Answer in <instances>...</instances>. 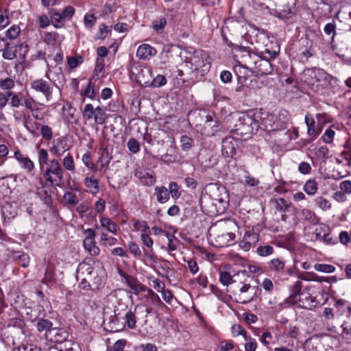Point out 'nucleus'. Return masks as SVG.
<instances>
[{
  "label": "nucleus",
  "mask_w": 351,
  "mask_h": 351,
  "mask_svg": "<svg viewBox=\"0 0 351 351\" xmlns=\"http://www.w3.org/2000/svg\"><path fill=\"white\" fill-rule=\"evenodd\" d=\"M36 149L40 171L44 179L50 186H61L64 171L60 162L55 158L49 160L47 150L40 148L39 145L36 146Z\"/></svg>",
  "instance_id": "nucleus-1"
},
{
  "label": "nucleus",
  "mask_w": 351,
  "mask_h": 351,
  "mask_svg": "<svg viewBox=\"0 0 351 351\" xmlns=\"http://www.w3.org/2000/svg\"><path fill=\"white\" fill-rule=\"evenodd\" d=\"M243 58L244 64L239 66V69L245 70L244 77H247L248 72H251L255 76L272 73L273 66L269 60L261 58L255 53H247Z\"/></svg>",
  "instance_id": "nucleus-2"
},
{
  "label": "nucleus",
  "mask_w": 351,
  "mask_h": 351,
  "mask_svg": "<svg viewBox=\"0 0 351 351\" xmlns=\"http://www.w3.org/2000/svg\"><path fill=\"white\" fill-rule=\"evenodd\" d=\"M261 293V289L256 283L252 284L245 280L241 284L239 289L234 293L237 302L246 304L257 299Z\"/></svg>",
  "instance_id": "nucleus-3"
},
{
  "label": "nucleus",
  "mask_w": 351,
  "mask_h": 351,
  "mask_svg": "<svg viewBox=\"0 0 351 351\" xmlns=\"http://www.w3.org/2000/svg\"><path fill=\"white\" fill-rule=\"evenodd\" d=\"M140 308L139 304H136L134 306H131L128 309L127 305H123L119 304L118 306L114 309V313L117 319H122L124 320L123 326L130 330H134L136 328L137 310Z\"/></svg>",
  "instance_id": "nucleus-4"
},
{
  "label": "nucleus",
  "mask_w": 351,
  "mask_h": 351,
  "mask_svg": "<svg viewBox=\"0 0 351 351\" xmlns=\"http://www.w3.org/2000/svg\"><path fill=\"white\" fill-rule=\"evenodd\" d=\"M301 282L297 281L293 285V293L290 295V302L304 308L312 309L317 305L315 298L312 297L308 292H300Z\"/></svg>",
  "instance_id": "nucleus-5"
},
{
  "label": "nucleus",
  "mask_w": 351,
  "mask_h": 351,
  "mask_svg": "<svg viewBox=\"0 0 351 351\" xmlns=\"http://www.w3.org/2000/svg\"><path fill=\"white\" fill-rule=\"evenodd\" d=\"M289 124V119L286 113H280L279 115L267 114L263 117L260 128L267 131L281 130L287 128Z\"/></svg>",
  "instance_id": "nucleus-6"
},
{
  "label": "nucleus",
  "mask_w": 351,
  "mask_h": 351,
  "mask_svg": "<svg viewBox=\"0 0 351 351\" xmlns=\"http://www.w3.org/2000/svg\"><path fill=\"white\" fill-rule=\"evenodd\" d=\"M77 280L92 281L93 286L98 288L102 285V279L98 274V271L95 270L91 264L86 262H82L79 264L76 271Z\"/></svg>",
  "instance_id": "nucleus-7"
},
{
  "label": "nucleus",
  "mask_w": 351,
  "mask_h": 351,
  "mask_svg": "<svg viewBox=\"0 0 351 351\" xmlns=\"http://www.w3.org/2000/svg\"><path fill=\"white\" fill-rule=\"evenodd\" d=\"M237 131L243 136L247 138L251 136L254 130H257L260 128L258 121H255L252 117L245 115L239 118L238 123L236 125Z\"/></svg>",
  "instance_id": "nucleus-8"
},
{
  "label": "nucleus",
  "mask_w": 351,
  "mask_h": 351,
  "mask_svg": "<svg viewBox=\"0 0 351 351\" xmlns=\"http://www.w3.org/2000/svg\"><path fill=\"white\" fill-rule=\"evenodd\" d=\"M190 62L195 70L202 69L203 72L208 71L210 67L208 54L202 50H196L190 58Z\"/></svg>",
  "instance_id": "nucleus-9"
},
{
  "label": "nucleus",
  "mask_w": 351,
  "mask_h": 351,
  "mask_svg": "<svg viewBox=\"0 0 351 351\" xmlns=\"http://www.w3.org/2000/svg\"><path fill=\"white\" fill-rule=\"evenodd\" d=\"M30 86L36 92L40 93L45 97L46 101H49L52 99L53 87L45 80L40 78L32 80Z\"/></svg>",
  "instance_id": "nucleus-10"
},
{
  "label": "nucleus",
  "mask_w": 351,
  "mask_h": 351,
  "mask_svg": "<svg viewBox=\"0 0 351 351\" xmlns=\"http://www.w3.org/2000/svg\"><path fill=\"white\" fill-rule=\"evenodd\" d=\"M45 339L52 343H62L67 341L69 332L62 328H52L45 333Z\"/></svg>",
  "instance_id": "nucleus-11"
},
{
  "label": "nucleus",
  "mask_w": 351,
  "mask_h": 351,
  "mask_svg": "<svg viewBox=\"0 0 351 351\" xmlns=\"http://www.w3.org/2000/svg\"><path fill=\"white\" fill-rule=\"evenodd\" d=\"M85 239L83 241L84 246L92 256H97L99 254L100 250L96 245L95 237V231L91 228H88L84 231Z\"/></svg>",
  "instance_id": "nucleus-12"
},
{
  "label": "nucleus",
  "mask_w": 351,
  "mask_h": 351,
  "mask_svg": "<svg viewBox=\"0 0 351 351\" xmlns=\"http://www.w3.org/2000/svg\"><path fill=\"white\" fill-rule=\"evenodd\" d=\"M239 141L232 136H228L222 140L221 152L226 157H232L236 154Z\"/></svg>",
  "instance_id": "nucleus-13"
},
{
  "label": "nucleus",
  "mask_w": 351,
  "mask_h": 351,
  "mask_svg": "<svg viewBox=\"0 0 351 351\" xmlns=\"http://www.w3.org/2000/svg\"><path fill=\"white\" fill-rule=\"evenodd\" d=\"M210 196L211 197L213 204L216 207L217 206H221L224 208L228 202V195L225 188L215 187L210 194Z\"/></svg>",
  "instance_id": "nucleus-14"
},
{
  "label": "nucleus",
  "mask_w": 351,
  "mask_h": 351,
  "mask_svg": "<svg viewBox=\"0 0 351 351\" xmlns=\"http://www.w3.org/2000/svg\"><path fill=\"white\" fill-rule=\"evenodd\" d=\"M259 240V234L254 232H247L243 239L239 242L240 247L245 252H247L252 246H254Z\"/></svg>",
  "instance_id": "nucleus-15"
},
{
  "label": "nucleus",
  "mask_w": 351,
  "mask_h": 351,
  "mask_svg": "<svg viewBox=\"0 0 351 351\" xmlns=\"http://www.w3.org/2000/svg\"><path fill=\"white\" fill-rule=\"evenodd\" d=\"M14 157L19 163L20 167L27 173H30L34 169V163L29 157L24 156L19 149L14 152Z\"/></svg>",
  "instance_id": "nucleus-16"
},
{
  "label": "nucleus",
  "mask_w": 351,
  "mask_h": 351,
  "mask_svg": "<svg viewBox=\"0 0 351 351\" xmlns=\"http://www.w3.org/2000/svg\"><path fill=\"white\" fill-rule=\"evenodd\" d=\"M134 176L145 186H152L156 182V177L150 171L138 169L136 171Z\"/></svg>",
  "instance_id": "nucleus-17"
},
{
  "label": "nucleus",
  "mask_w": 351,
  "mask_h": 351,
  "mask_svg": "<svg viewBox=\"0 0 351 351\" xmlns=\"http://www.w3.org/2000/svg\"><path fill=\"white\" fill-rule=\"evenodd\" d=\"M137 80L145 86L149 87L152 78V70L149 66H142L136 75Z\"/></svg>",
  "instance_id": "nucleus-18"
},
{
  "label": "nucleus",
  "mask_w": 351,
  "mask_h": 351,
  "mask_svg": "<svg viewBox=\"0 0 351 351\" xmlns=\"http://www.w3.org/2000/svg\"><path fill=\"white\" fill-rule=\"evenodd\" d=\"M157 51L148 44L140 45L136 51V56L141 60H146L156 56Z\"/></svg>",
  "instance_id": "nucleus-19"
},
{
  "label": "nucleus",
  "mask_w": 351,
  "mask_h": 351,
  "mask_svg": "<svg viewBox=\"0 0 351 351\" xmlns=\"http://www.w3.org/2000/svg\"><path fill=\"white\" fill-rule=\"evenodd\" d=\"M124 278L128 286L132 289V291L134 294H138L141 291L145 290V287L141 284L136 278L129 276L124 275Z\"/></svg>",
  "instance_id": "nucleus-20"
},
{
  "label": "nucleus",
  "mask_w": 351,
  "mask_h": 351,
  "mask_svg": "<svg viewBox=\"0 0 351 351\" xmlns=\"http://www.w3.org/2000/svg\"><path fill=\"white\" fill-rule=\"evenodd\" d=\"M235 234L232 232H223L219 234L216 238V242L220 247H226L231 245L234 241Z\"/></svg>",
  "instance_id": "nucleus-21"
},
{
  "label": "nucleus",
  "mask_w": 351,
  "mask_h": 351,
  "mask_svg": "<svg viewBox=\"0 0 351 351\" xmlns=\"http://www.w3.org/2000/svg\"><path fill=\"white\" fill-rule=\"evenodd\" d=\"M39 125L40 124L38 122L32 121L30 114L25 115L23 126L34 136H38L37 131Z\"/></svg>",
  "instance_id": "nucleus-22"
},
{
  "label": "nucleus",
  "mask_w": 351,
  "mask_h": 351,
  "mask_svg": "<svg viewBox=\"0 0 351 351\" xmlns=\"http://www.w3.org/2000/svg\"><path fill=\"white\" fill-rule=\"evenodd\" d=\"M311 76L316 79L317 82H324L325 83H327L330 82L332 79V77L330 75L321 69H314L311 70Z\"/></svg>",
  "instance_id": "nucleus-23"
},
{
  "label": "nucleus",
  "mask_w": 351,
  "mask_h": 351,
  "mask_svg": "<svg viewBox=\"0 0 351 351\" xmlns=\"http://www.w3.org/2000/svg\"><path fill=\"white\" fill-rule=\"evenodd\" d=\"M55 265L51 263H48L45 269V273L44 278L42 280V282L46 285L53 283L55 282Z\"/></svg>",
  "instance_id": "nucleus-24"
},
{
  "label": "nucleus",
  "mask_w": 351,
  "mask_h": 351,
  "mask_svg": "<svg viewBox=\"0 0 351 351\" xmlns=\"http://www.w3.org/2000/svg\"><path fill=\"white\" fill-rule=\"evenodd\" d=\"M64 36H60L57 32H45L43 34V41L48 45L54 46L58 41H62Z\"/></svg>",
  "instance_id": "nucleus-25"
},
{
  "label": "nucleus",
  "mask_w": 351,
  "mask_h": 351,
  "mask_svg": "<svg viewBox=\"0 0 351 351\" xmlns=\"http://www.w3.org/2000/svg\"><path fill=\"white\" fill-rule=\"evenodd\" d=\"M305 123L307 125V134L311 136V140H314L319 135V132L315 129V120L313 118H309L308 115L305 117Z\"/></svg>",
  "instance_id": "nucleus-26"
},
{
  "label": "nucleus",
  "mask_w": 351,
  "mask_h": 351,
  "mask_svg": "<svg viewBox=\"0 0 351 351\" xmlns=\"http://www.w3.org/2000/svg\"><path fill=\"white\" fill-rule=\"evenodd\" d=\"M100 223L102 228L106 229L109 232L116 234L117 232V226L108 217H101Z\"/></svg>",
  "instance_id": "nucleus-27"
},
{
  "label": "nucleus",
  "mask_w": 351,
  "mask_h": 351,
  "mask_svg": "<svg viewBox=\"0 0 351 351\" xmlns=\"http://www.w3.org/2000/svg\"><path fill=\"white\" fill-rule=\"evenodd\" d=\"M268 264L271 271L276 273H283L285 267V263L282 260L278 258H274L271 259Z\"/></svg>",
  "instance_id": "nucleus-28"
},
{
  "label": "nucleus",
  "mask_w": 351,
  "mask_h": 351,
  "mask_svg": "<svg viewBox=\"0 0 351 351\" xmlns=\"http://www.w3.org/2000/svg\"><path fill=\"white\" fill-rule=\"evenodd\" d=\"M12 257L16 261H18V263L23 267H27L29 263V257L28 254L23 252H14L12 254Z\"/></svg>",
  "instance_id": "nucleus-29"
},
{
  "label": "nucleus",
  "mask_w": 351,
  "mask_h": 351,
  "mask_svg": "<svg viewBox=\"0 0 351 351\" xmlns=\"http://www.w3.org/2000/svg\"><path fill=\"white\" fill-rule=\"evenodd\" d=\"M155 193L157 200L161 203L167 202L169 199V193L168 189L165 186H157L155 188Z\"/></svg>",
  "instance_id": "nucleus-30"
},
{
  "label": "nucleus",
  "mask_w": 351,
  "mask_h": 351,
  "mask_svg": "<svg viewBox=\"0 0 351 351\" xmlns=\"http://www.w3.org/2000/svg\"><path fill=\"white\" fill-rule=\"evenodd\" d=\"M167 25V19L165 16H160L152 21V28L158 34H162Z\"/></svg>",
  "instance_id": "nucleus-31"
},
{
  "label": "nucleus",
  "mask_w": 351,
  "mask_h": 351,
  "mask_svg": "<svg viewBox=\"0 0 351 351\" xmlns=\"http://www.w3.org/2000/svg\"><path fill=\"white\" fill-rule=\"evenodd\" d=\"M95 115H94V121L95 124L102 125L106 122V114L104 110L100 107L97 106L95 108Z\"/></svg>",
  "instance_id": "nucleus-32"
},
{
  "label": "nucleus",
  "mask_w": 351,
  "mask_h": 351,
  "mask_svg": "<svg viewBox=\"0 0 351 351\" xmlns=\"http://www.w3.org/2000/svg\"><path fill=\"white\" fill-rule=\"evenodd\" d=\"M324 32L326 35H331L330 40V48L332 49H334V37L337 34L336 33V25L335 23H328L326 24V25L324 27Z\"/></svg>",
  "instance_id": "nucleus-33"
},
{
  "label": "nucleus",
  "mask_w": 351,
  "mask_h": 351,
  "mask_svg": "<svg viewBox=\"0 0 351 351\" xmlns=\"http://www.w3.org/2000/svg\"><path fill=\"white\" fill-rule=\"evenodd\" d=\"M8 101L10 99V105L13 108H19L21 105L22 99L20 97V94L12 92H7Z\"/></svg>",
  "instance_id": "nucleus-34"
},
{
  "label": "nucleus",
  "mask_w": 351,
  "mask_h": 351,
  "mask_svg": "<svg viewBox=\"0 0 351 351\" xmlns=\"http://www.w3.org/2000/svg\"><path fill=\"white\" fill-rule=\"evenodd\" d=\"M317 189V183L313 179L307 180L303 187L304 191L309 195H315Z\"/></svg>",
  "instance_id": "nucleus-35"
},
{
  "label": "nucleus",
  "mask_w": 351,
  "mask_h": 351,
  "mask_svg": "<svg viewBox=\"0 0 351 351\" xmlns=\"http://www.w3.org/2000/svg\"><path fill=\"white\" fill-rule=\"evenodd\" d=\"M95 82L96 80L94 78L90 79L84 90V95L91 99H94L95 97Z\"/></svg>",
  "instance_id": "nucleus-36"
},
{
  "label": "nucleus",
  "mask_w": 351,
  "mask_h": 351,
  "mask_svg": "<svg viewBox=\"0 0 351 351\" xmlns=\"http://www.w3.org/2000/svg\"><path fill=\"white\" fill-rule=\"evenodd\" d=\"M84 185L90 190L92 193H96L99 190V182L92 177H87L84 179Z\"/></svg>",
  "instance_id": "nucleus-37"
},
{
  "label": "nucleus",
  "mask_w": 351,
  "mask_h": 351,
  "mask_svg": "<svg viewBox=\"0 0 351 351\" xmlns=\"http://www.w3.org/2000/svg\"><path fill=\"white\" fill-rule=\"evenodd\" d=\"M53 324L51 321L46 319H40L38 321L36 324L37 330L39 332L45 331L47 332L49 330L52 329Z\"/></svg>",
  "instance_id": "nucleus-38"
},
{
  "label": "nucleus",
  "mask_w": 351,
  "mask_h": 351,
  "mask_svg": "<svg viewBox=\"0 0 351 351\" xmlns=\"http://www.w3.org/2000/svg\"><path fill=\"white\" fill-rule=\"evenodd\" d=\"M219 351H238V347L232 340H223L219 346Z\"/></svg>",
  "instance_id": "nucleus-39"
},
{
  "label": "nucleus",
  "mask_w": 351,
  "mask_h": 351,
  "mask_svg": "<svg viewBox=\"0 0 351 351\" xmlns=\"http://www.w3.org/2000/svg\"><path fill=\"white\" fill-rule=\"evenodd\" d=\"M15 86V81L11 77H6L5 79H0V88L2 90L11 91Z\"/></svg>",
  "instance_id": "nucleus-40"
},
{
  "label": "nucleus",
  "mask_w": 351,
  "mask_h": 351,
  "mask_svg": "<svg viewBox=\"0 0 351 351\" xmlns=\"http://www.w3.org/2000/svg\"><path fill=\"white\" fill-rule=\"evenodd\" d=\"M301 217L302 219L309 221L311 223L317 222V217L314 212L308 209H303L301 212Z\"/></svg>",
  "instance_id": "nucleus-41"
},
{
  "label": "nucleus",
  "mask_w": 351,
  "mask_h": 351,
  "mask_svg": "<svg viewBox=\"0 0 351 351\" xmlns=\"http://www.w3.org/2000/svg\"><path fill=\"white\" fill-rule=\"evenodd\" d=\"M244 340L245 341L244 343L245 351H256L258 344L254 338L248 335Z\"/></svg>",
  "instance_id": "nucleus-42"
},
{
  "label": "nucleus",
  "mask_w": 351,
  "mask_h": 351,
  "mask_svg": "<svg viewBox=\"0 0 351 351\" xmlns=\"http://www.w3.org/2000/svg\"><path fill=\"white\" fill-rule=\"evenodd\" d=\"M62 165L64 169L67 171H73L75 170V166L74 160L70 153H68L67 155L63 158Z\"/></svg>",
  "instance_id": "nucleus-43"
},
{
  "label": "nucleus",
  "mask_w": 351,
  "mask_h": 351,
  "mask_svg": "<svg viewBox=\"0 0 351 351\" xmlns=\"http://www.w3.org/2000/svg\"><path fill=\"white\" fill-rule=\"evenodd\" d=\"M314 269L317 271L326 273V274L333 273L336 269V268L332 265L323 264V263H316L314 265Z\"/></svg>",
  "instance_id": "nucleus-44"
},
{
  "label": "nucleus",
  "mask_w": 351,
  "mask_h": 351,
  "mask_svg": "<svg viewBox=\"0 0 351 351\" xmlns=\"http://www.w3.org/2000/svg\"><path fill=\"white\" fill-rule=\"evenodd\" d=\"M97 17L93 14L86 13L84 16V24L86 29H91L95 25Z\"/></svg>",
  "instance_id": "nucleus-45"
},
{
  "label": "nucleus",
  "mask_w": 351,
  "mask_h": 351,
  "mask_svg": "<svg viewBox=\"0 0 351 351\" xmlns=\"http://www.w3.org/2000/svg\"><path fill=\"white\" fill-rule=\"evenodd\" d=\"M3 57L6 60H13L16 58V49L6 43L3 50Z\"/></svg>",
  "instance_id": "nucleus-46"
},
{
  "label": "nucleus",
  "mask_w": 351,
  "mask_h": 351,
  "mask_svg": "<svg viewBox=\"0 0 351 351\" xmlns=\"http://www.w3.org/2000/svg\"><path fill=\"white\" fill-rule=\"evenodd\" d=\"M167 84V79L163 75H158L154 78H152L149 87L159 88Z\"/></svg>",
  "instance_id": "nucleus-47"
},
{
  "label": "nucleus",
  "mask_w": 351,
  "mask_h": 351,
  "mask_svg": "<svg viewBox=\"0 0 351 351\" xmlns=\"http://www.w3.org/2000/svg\"><path fill=\"white\" fill-rule=\"evenodd\" d=\"M64 200L71 206H75L78 204V198L75 193L68 191L63 195Z\"/></svg>",
  "instance_id": "nucleus-48"
},
{
  "label": "nucleus",
  "mask_w": 351,
  "mask_h": 351,
  "mask_svg": "<svg viewBox=\"0 0 351 351\" xmlns=\"http://www.w3.org/2000/svg\"><path fill=\"white\" fill-rule=\"evenodd\" d=\"M21 32V29L19 25H14L11 26L5 32V36L10 40L15 39L18 37Z\"/></svg>",
  "instance_id": "nucleus-49"
},
{
  "label": "nucleus",
  "mask_w": 351,
  "mask_h": 351,
  "mask_svg": "<svg viewBox=\"0 0 351 351\" xmlns=\"http://www.w3.org/2000/svg\"><path fill=\"white\" fill-rule=\"evenodd\" d=\"M63 19L62 14L59 12H54L51 16V23L56 28H59L64 25L62 23Z\"/></svg>",
  "instance_id": "nucleus-50"
},
{
  "label": "nucleus",
  "mask_w": 351,
  "mask_h": 351,
  "mask_svg": "<svg viewBox=\"0 0 351 351\" xmlns=\"http://www.w3.org/2000/svg\"><path fill=\"white\" fill-rule=\"evenodd\" d=\"M274 252V247L269 245H261L256 249V253L260 256L271 255Z\"/></svg>",
  "instance_id": "nucleus-51"
},
{
  "label": "nucleus",
  "mask_w": 351,
  "mask_h": 351,
  "mask_svg": "<svg viewBox=\"0 0 351 351\" xmlns=\"http://www.w3.org/2000/svg\"><path fill=\"white\" fill-rule=\"evenodd\" d=\"M141 240L142 243L145 245L148 250L153 251L154 241L150 237V232L147 233H142L141 235Z\"/></svg>",
  "instance_id": "nucleus-52"
},
{
  "label": "nucleus",
  "mask_w": 351,
  "mask_h": 351,
  "mask_svg": "<svg viewBox=\"0 0 351 351\" xmlns=\"http://www.w3.org/2000/svg\"><path fill=\"white\" fill-rule=\"evenodd\" d=\"M193 140L191 137L186 135L182 136L180 138V144L182 149L184 151L189 150L193 145Z\"/></svg>",
  "instance_id": "nucleus-53"
},
{
  "label": "nucleus",
  "mask_w": 351,
  "mask_h": 351,
  "mask_svg": "<svg viewBox=\"0 0 351 351\" xmlns=\"http://www.w3.org/2000/svg\"><path fill=\"white\" fill-rule=\"evenodd\" d=\"M316 205L323 210L330 209L331 204L329 201L323 197H318L315 199Z\"/></svg>",
  "instance_id": "nucleus-54"
},
{
  "label": "nucleus",
  "mask_w": 351,
  "mask_h": 351,
  "mask_svg": "<svg viewBox=\"0 0 351 351\" xmlns=\"http://www.w3.org/2000/svg\"><path fill=\"white\" fill-rule=\"evenodd\" d=\"M10 23L8 14L6 10H0V31L3 29Z\"/></svg>",
  "instance_id": "nucleus-55"
},
{
  "label": "nucleus",
  "mask_w": 351,
  "mask_h": 351,
  "mask_svg": "<svg viewBox=\"0 0 351 351\" xmlns=\"http://www.w3.org/2000/svg\"><path fill=\"white\" fill-rule=\"evenodd\" d=\"M231 332L233 337L239 335L243 336V339L245 338L249 334L239 324H234L231 328Z\"/></svg>",
  "instance_id": "nucleus-56"
},
{
  "label": "nucleus",
  "mask_w": 351,
  "mask_h": 351,
  "mask_svg": "<svg viewBox=\"0 0 351 351\" xmlns=\"http://www.w3.org/2000/svg\"><path fill=\"white\" fill-rule=\"evenodd\" d=\"M29 114V112L28 111L25 110H13V117L14 119V121L16 123H24V117L25 115Z\"/></svg>",
  "instance_id": "nucleus-57"
},
{
  "label": "nucleus",
  "mask_w": 351,
  "mask_h": 351,
  "mask_svg": "<svg viewBox=\"0 0 351 351\" xmlns=\"http://www.w3.org/2000/svg\"><path fill=\"white\" fill-rule=\"evenodd\" d=\"M125 344L126 341L125 339H119L112 346L108 347L107 351H124Z\"/></svg>",
  "instance_id": "nucleus-58"
},
{
  "label": "nucleus",
  "mask_w": 351,
  "mask_h": 351,
  "mask_svg": "<svg viewBox=\"0 0 351 351\" xmlns=\"http://www.w3.org/2000/svg\"><path fill=\"white\" fill-rule=\"evenodd\" d=\"M40 134L46 141H50L53 138V132L48 125H42L40 128Z\"/></svg>",
  "instance_id": "nucleus-59"
},
{
  "label": "nucleus",
  "mask_w": 351,
  "mask_h": 351,
  "mask_svg": "<svg viewBox=\"0 0 351 351\" xmlns=\"http://www.w3.org/2000/svg\"><path fill=\"white\" fill-rule=\"evenodd\" d=\"M94 110L95 108L92 104H86L82 111L83 117L86 119H91L95 115Z\"/></svg>",
  "instance_id": "nucleus-60"
},
{
  "label": "nucleus",
  "mask_w": 351,
  "mask_h": 351,
  "mask_svg": "<svg viewBox=\"0 0 351 351\" xmlns=\"http://www.w3.org/2000/svg\"><path fill=\"white\" fill-rule=\"evenodd\" d=\"M219 280L223 285H228L232 282V277L228 271H221L219 273Z\"/></svg>",
  "instance_id": "nucleus-61"
},
{
  "label": "nucleus",
  "mask_w": 351,
  "mask_h": 351,
  "mask_svg": "<svg viewBox=\"0 0 351 351\" xmlns=\"http://www.w3.org/2000/svg\"><path fill=\"white\" fill-rule=\"evenodd\" d=\"M342 336L346 339H351V325L348 322H343L341 325Z\"/></svg>",
  "instance_id": "nucleus-62"
},
{
  "label": "nucleus",
  "mask_w": 351,
  "mask_h": 351,
  "mask_svg": "<svg viewBox=\"0 0 351 351\" xmlns=\"http://www.w3.org/2000/svg\"><path fill=\"white\" fill-rule=\"evenodd\" d=\"M18 351H42V349L37 345L32 343L22 344L19 347Z\"/></svg>",
  "instance_id": "nucleus-63"
},
{
  "label": "nucleus",
  "mask_w": 351,
  "mask_h": 351,
  "mask_svg": "<svg viewBox=\"0 0 351 351\" xmlns=\"http://www.w3.org/2000/svg\"><path fill=\"white\" fill-rule=\"evenodd\" d=\"M64 346L66 351H82L80 345L73 341H66Z\"/></svg>",
  "instance_id": "nucleus-64"
}]
</instances>
